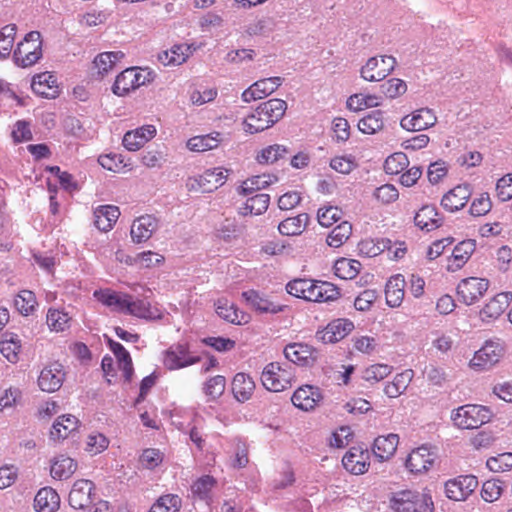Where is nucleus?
<instances>
[{"label": "nucleus", "instance_id": "obj_1", "mask_svg": "<svg viewBox=\"0 0 512 512\" xmlns=\"http://www.w3.org/2000/svg\"><path fill=\"white\" fill-rule=\"evenodd\" d=\"M286 291L296 298L319 303L335 301L341 295L340 289L333 283L308 278L289 281Z\"/></svg>", "mask_w": 512, "mask_h": 512}, {"label": "nucleus", "instance_id": "obj_2", "mask_svg": "<svg viewBox=\"0 0 512 512\" xmlns=\"http://www.w3.org/2000/svg\"><path fill=\"white\" fill-rule=\"evenodd\" d=\"M287 104L282 99H270L261 103L243 120V130L249 134L262 132L272 127L285 114Z\"/></svg>", "mask_w": 512, "mask_h": 512}, {"label": "nucleus", "instance_id": "obj_3", "mask_svg": "<svg viewBox=\"0 0 512 512\" xmlns=\"http://www.w3.org/2000/svg\"><path fill=\"white\" fill-rule=\"evenodd\" d=\"M389 507L394 512H433V501L427 494L404 489L391 493Z\"/></svg>", "mask_w": 512, "mask_h": 512}, {"label": "nucleus", "instance_id": "obj_4", "mask_svg": "<svg viewBox=\"0 0 512 512\" xmlns=\"http://www.w3.org/2000/svg\"><path fill=\"white\" fill-rule=\"evenodd\" d=\"M294 378V370L290 365L271 362L262 371L261 383L268 391L282 392L292 386Z\"/></svg>", "mask_w": 512, "mask_h": 512}, {"label": "nucleus", "instance_id": "obj_5", "mask_svg": "<svg viewBox=\"0 0 512 512\" xmlns=\"http://www.w3.org/2000/svg\"><path fill=\"white\" fill-rule=\"evenodd\" d=\"M42 55L41 33L39 31H31L18 43L13 56L15 63L25 68L36 64L42 58Z\"/></svg>", "mask_w": 512, "mask_h": 512}, {"label": "nucleus", "instance_id": "obj_6", "mask_svg": "<svg viewBox=\"0 0 512 512\" xmlns=\"http://www.w3.org/2000/svg\"><path fill=\"white\" fill-rule=\"evenodd\" d=\"M451 419L460 429H477L490 421L491 412L485 406L467 404L455 409Z\"/></svg>", "mask_w": 512, "mask_h": 512}, {"label": "nucleus", "instance_id": "obj_7", "mask_svg": "<svg viewBox=\"0 0 512 512\" xmlns=\"http://www.w3.org/2000/svg\"><path fill=\"white\" fill-rule=\"evenodd\" d=\"M504 355V347L497 341H486L485 344L474 353L469 362L470 368L476 371L490 369L497 364Z\"/></svg>", "mask_w": 512, "mask_h": 512}, {"label": "nucleus", "instance_id": "obj_8", "mask_svg": "<svg viewBox=\"0 0 512 512\" xmlns=\"http://www.w3.org/2000/svg\"><path fill=\"white\" fill-rule=\"evenodd\" d=\"M149 75L150 73L144 74L143 70L136 67L127 68L117 75L112 91L115 95L125 96L150 82Z\"/></svg>", "mask_w": 512, "mask_h": 512}, {"label": "nucleus", "instance_id": "obj_9", "mask_svg": "<svg viewBox=\"0 0 512 512\" xmlns=\"http://www.w3.org/2000/svg\"><path fill=\"white\" fill-rule=\"evenodd\" d=\"M225 181L224 169L217 167L207 169L201 175L189 178L186 185L189 191L210 193L224 185Z\"/></svg>", "mask_w": 512, "mask_h": 512}, {"label": "nucleus", "instance_id": "obj_10", "mask_svg": "<svg viewBox=\"0 0 512 512\" xmlns=\"http://www.w3.org/2000/svg\"><path fill=\"white\" fill-rule=\"evenodd\" d=\"M162 361L167 369L177 370L198 363L200 358L191 354L187 343H176L164 351Z\"/></svg>", "mask_w": 512, "mask_h": 512}, {"label": "nucleus", "instance_id": "obj_11", "mask_svg": "<svg viewBox=\"0 0 512 512\" xmlns=\"http://www.w3.org/2000/svg\"><path fill=\"white\" fill-rule=\"evenodd\" d=\"M395 65L393 56L371 57L361 68V77L369 82L382 81L394 70Z\"/></svg>", "mask_w": 512, "mask_h": 512}, {"label": "nucleus", "instance_id": "obj_12", "mask_svg": "<svg viewBox=\"0 0 512 512\" xmlns=\"http://www.w3.org/2000/svg\"><path fill=\"white\" fill-rule=\"evenodd\" d=\"M488 288L489 281L487 279L468 277L459 282L456 292L460 302L472 305L484 296Z\"/></svg>", "mask_w": 512, "mask_h": 512}, {"label": "nucleus", "instance_id": "obj_13", "mask_svg": "<svg viewBox=\"0 0 512 512\" xmlns=\"http://www.w3.org/2000/svg\"><path fill=\"white\" fill-rule=\"evenodd\" d=\"M478 480L473 475H461L445 483L446 496L454 501L467 499L477 488Z\"/></svg>", "mask_w": 512, "mask_h": 512}, {"label": "nucleus", "instance_id": "obj_14", "mask_svg": "<svg viewBox=\"0 0 512 512\" xmlns=\"http://www.w3.org/2000/svg\"><path fill=\"white\" fill-rule=\"evenodd\" d=\"M436 455L428 445L413 449L407 456L405 465L411 473L427 472L434 464Z\"/></svg>", "mask_w": 512, "mask_h": 512}, {"label": "nucleus", "instance_id": "obj_15", "mask_svg": "<svg viewBox=\"0 0 512 512\" xmlns=\"http://www.w3.org/2000/svg\"><path fill=\"white\" fill-rule=\"evenodd\" d=\"M94 484L87 479L77 480L69 493V504L74 509H86L92 503L95 494Z\"/></svg>", "mask_w": 512, "mask_h": 512}, {"label": "nucleus", "instance_id": "obj_16", "mask_svg": "<svg viewBox=\"0 0 512 512\" xmlns=\"http://www.w3.org/2000/svg\"><path fill=\"white\" fill-rule=\"evenodd\" d=\"M284 355L290 362L299 366H312L318 357L317 350L305 343H291L284 348Z\"/></svg>", "mask_w": 512, "mask_h": 512}, {"label": "nucleus", "instance_id": "obj_17", "mask_svg": "<svg viewBox=\"0 0 512 512\" xmlns=\"http://www.w3.org/2000/svg\"><path fill=\"white\" fill-rule=\"evenodd\" d=\"M437 117L432 109L420 108L400 121V125L407 131H422L435 125Z\"/></svg>", "mask_w": 512, "mask_h": 512}, {"label": "nucleus", "instance_id": "obj_18", "mask_svg": "<svg viewBox=\"0 0 512 512\" xmlns=\"http://www.w3.org/2000/svg\"><path fill=\"white\" fill-rule=\"evenodd\" d=\"M354 329V324L349 319L339 318L331 321L327 326L317 332V337L323 343H336L344 339Z\"/></svg>", "mask_w": 512, "mask_h": 512}, {"label": "nucleus", "instance_id": "obj_19", "mask_svg": "<svg viewBox=\"0 0 512 512\" xmlns=\"http://www.w3.org/2000/svg\"><path fill=\"white\" fill-rule=\"evenodd\" d=\"M322 399L320 389L312 385H303L297 388L291 398L293 405L303 411L315 409Z\"/></svg>", "mask_w": 512, "mask_h": 512}, {"label": "nucleus", "instance_id": "obj_20", "mask_svg": "<svg viewBox=\"0 0 512 512\" xmlns=\"http://www.w3.org/2000/svg\"><path fill=\"white\" fill-rule=\"evenodd\" d=\"M368 450L352 447L342 458L344 468L352 474L360 475L368 471L370 466Z\"/></svg>", "mask_w": 512, "mask_h": 512}, {"label": "nucleus", "instance_id": "obj_21", "mask_svg": "<svg viewBox=\"0 0 512 512\" xmlns=\"http://www.w3.org/2000/svg\"><path fill=\"white\" fill-rule=\"evenodd\" d=\"M282 84V78L270 77L256 81L242 93L244 102L263 99L272 94Z\"/></svg>", "mask_w": 512, "mask_h": 512}, {"label": "nucleus", "instance_id": "obj_22", "mask_svg": "<svg viewBox=\"0 0 512 512\" xmlns=\"http://www.w3.org/2000/svg\"><path fill=\"white\" fill-rule=\"evenodd\" d=\"M471 189L468 184H460L449 190L441 199V206L449 212L462 209L471 197Z\"/></svg>", "mask_w": 512, "mask_h": 512}, {"label": "nucleus", "instance_id": "obj_23", "mask_svg": "<svg viewBox=\"0 0 512 512\" xmlns=\"http://www.w3.org/2000/svg\"><path fill=\"white\" fill-rule=\"evenodd\" d=\"M64 376L63 366L59 363H53L41 371L38 377V385L42 391L55 392L62 386Z\"/></svg>", "mask_w": 512, "mask_h": 512}, {"label": "nucleus", "instance_id": "obj_24", "mask_svg": "<svg viewBox=\"0 0 512 512\" xmlns=\"http://www.w3.org/2000/svg\"><path fill=\"white\" fill-rule=\"evenodd\" d=\"M31 88L33 92L44 98H56L60 88L56 77L50 72H43L32 78Z\"/></svg>", "mask_w": 512, "mask_h": 512}, {"label": "nucleus", "instance_id": "obj_25", "mask_svg": "<svg viewBox=\"0 0 512 512\" xmlns=\"http://www.w3.org/2000/svg\"><path fill=\"white\" fill-rule=\"evenodd\" d=\"M158 227V220L151 215L140 216L132 223L130 235L134 243L140 244L151 238Z\"/></svg>", "mask_w": 512, "mask_h": 512}, {"label": "nucleus", "instance_id": "obj_26", "mask_svg": "<svg viewBox=\"0 0 512 512\" xmlns=\"http://www.w3.org/2000/svg\"><path fill=\"white\" fill-rule=\"evenodd\" d=\"M512 301V292H501L492 297L481 309L480 316L484 321L500 317Z\"/></svg>", "mask_w": 512, "mask_h": 512}, {"label": "nucleus", "instance_id": "obj_27", "mask_svg": "<svg viewBox=\"0 0 512 512\" xmlns=\"http://www.w3.org/2000/svg\"><path fill=\"white\" fill-rule=\"evenodd\" d=\"M93 296L103 305L120 313H127L130 295L119 293L111 289H100L93 293Z\"/></svg>", "mask_w": 512, "mask_h": 512}, {"label": "nucleus", "instance_id": "obj_28", "mask_svg": "<svg viewBox=\"0 0 512 512\" xmlns=\"http://www.w3.org/2000/svg\"><path fill=\"white\" fill-rule=\"evenodd\" d=\"M156 135L153 125H145L125 133L123 146L129 151H137Z\"/></svg>", "mask_w": 512, "mask_h": 512}, {"label": "nucleus", "instance_id": "obj_29", "mask_svg": "<svg viewBox=\"0 0 512 512\" xmlns=\"http://www.w3.org/2000/svg\"><path fill=\"white\" fill-rule=\"evenodd\" d=\"M255 388L256 384L253 378L244 372L237 373L231 382L233 396L240 403L249 401L255 392Z\"/></svg>", "mask_w": 512, "mask_h": 512}, {"label": "nucleus", "instance_id": "obj_30", "mask_svg": "<svg viewBox=\"0 0 512 512\" xmlns=\"http://www.w3.org/2000/svg\"><path fill=\"white\" fill-rule=\"evenodd\" d=\"M476 249V243L474 240L468 239L458 243L448 261V270L455 272L461 269L467 261L470 259Z\"/></svg>", "mask_w": 512, "mask_h": 512}, {"label": "nucleus", "instance_id": "obj_31", "mask_svg": "<svg viewBox=\"0 0 512 512\" xmlns=\"http://www.w3.org/2000/svg\"><path fill=\"white\" fill-rule=\"evenodd\" d=\"M216 313L224 320L235 324L245 325L250 321V315L238 309L233 303L227 299H218L215 303Z\"/></svg>", "mask_w": 512, "mask_h": 512}, {"label": "nucleus", "instance_id": "obj_32", "mask_svg": "<svg viewBox=\"0 0 512 512\" xmlns=\"http://www.w3.org/2000/svg\"><path fill=\"white\" fill-rule=\"evenodd\" d=\"M399 444V436L394 433L378 436L373 443V453L379 461L392 458Z\"/></svg>", "mask_w": 512, "mask_h": 512}, {"label": "nucleus", "instance_id": "obj_33", "mask_svg": "<svg viewBox=\"0 0 512 512\" xmlns=\"http://www.w3.org/2000/svg\"><path fill=\"white\" fill-rule=\"evenodd\" d=\"M414 222L421 230L432 231L442 225V217L433 205H424L415 214Z\"/></svg>", "mask_w": 512, "mask_h": 512}, {"label": "nucleus", "instance_id": "obj_34", "mask_svg": "<svg viewBox=\"0 0 512 512\" xmlns=\"http://www.w3.org/2000/svg\"><path fill=\"white\" fill-rule=\"evenodd\" d=\"M405 279L402 275L397 274L388 280L385 289L386 303L389 307H399L405 295Z\"/></svg>", "mask_w": 512, "mask_h": 512}, {"label": "nucleus", "instance_id": "obj_35", "mask_svg": "<svg viewBox=\"0 0 512 512\" xmlns=\"http://www.w3.org/2000/svg\"><path fill=\"white\" fill-rule=\"evenodd\" d=\"M242 297L252 309L259 313H272L276 314L280 311H282V308L280 305L274 304L266 297L262 296L258 291L256 290H248L244 291L242 293Z\"/></svg>", "mask_w": 512, "mask_h": 512}, {"label": "nucleus", "instance_id": "obj_36", "mask_svg": "<svg viewBox=\"0 0 512 512\" xmlns=\"http://www.w3.org/2000/svg\"><path fill=\"white\" fill-rule=\"evenodd\" d=\"M60 506V497L56 490L44 487L38 491L34 499L36 512H56Z\"/></svg>", "mask_w": 512, "mask_h": 512}, {"label": "nucleus", "instance_id": "obj_37", "mask_svg": "<svg viewBox=\"0 0 512 512\" xmlns=\"http://www.w3.org/2000/svg\"><path fill=\"white\" fill-rule=\"evenodd\" d=\"M22 341L17 334L5 333L0 341V353L10 363L16 364L20 359Z\"/></svg>", "mask_w": 512, "mask_h": 512}, {"label": "nucleus", "instance_id": "obj_38", "mask_svg": "<svg viewBox=\"0 0 512 512\" xmlns=\"http://www.w3.org/2000/svg\"><path fill=\"white\" fill-rule=\"evenodd\" d=\"M120 216V210L114 205H104L94 211L95 226L100 230L107 232L111 230Z\"/></svg>", "mask_w": 512, "mask_h": 512}, {"label": "nucleus", "instance_id": "obj_39", "mask_svg": "<svg viewBox=\"0 0 512 512\" xmlns=\"http://www.w3.org/2000/svg\"><path fill=\"white\" fill-rule=\"evenodd\" d=\"M79 427V420L71 415H62L53 424L50 437L55 440H64Z\"/></svg>", "mask_w": 512, "mask_h": 512}, {"label": "nucleus", "instance_id": "obj_40", "mask_svg": "<svg viewBox=\"0 0 512 512\" xmlns=\"http://www.w3.org/2000/svg\"><path fill=\"white\" fill-rule=\"evenodd\" d=\"M108 345L117 359L118 367L123 372L125 381L130 382L134 373V369L129 352L121 343L112 339L108 340Z\"/></svg>", "mask_w": 512, "mask_h": 512}, {"label": "nucleus", "instance_id": "obj_41", "mask_svg": "<svg viewBox=\"0 0 512 512\" xmlns=\"http://www.w3.org/2000/svg\"><path fill=\"white\" fill-rule=\"evenodd\" d=\"M414 377V371L407 369L395 375L391 382L385 385L384 393L389 398H397L402 395L410 385Z\"/></svg>", "mask_w": 512, "mask_h": 512}, {"label": "nucleus", "instance_id": "obj_42", "mask_svg": "<svg viewBox=\"0 0 512 512\" xmlns=\"http://www.w3.org/2000/svg\"><path fill=\"white\" fill-rule=\"evenodd\" d=\"M76 470L77 462L74 459L60 455L53 460L50 473L54 479L66 480L70 478Z\"/></svg>", "mask_w": 512, "mask_h": 512}, {"label": "nucleus", "instance_id": "obj_43", "mask_svg": "<svg viewBox=\"0 0 512 512\" xmlns=\"http://www.w3.org/2000/svg\"><path fill=\"white\" fill-rule=\"evenodd\" d=\"M384 126V112L381 110L371 111L358 122L359 131L367 135H373L382 131Z\"/></svg>", "mask_w": 512, "mask_h": 512}, {"label": "nucleus", "instance_id": "obj_44", "mask_svg": "<svg viewBox=\"0 0 512 512\" xmlns=\"http://www.w3.org/2000/svg\"><path fill=\"white\" fill-rule=\"evenodd\" d=\"M190 54V47L187 44H178L172 46L169 50L163 51L158 55L159 61L165 65L177 66L183 64Z\"/></svg>", "mask_w": 512, "mask_h": 512}, {"label": "nucleus", "instance_id": "obj_45", "mask_svg": "<svg viewBox=\"0 0 512 512\" xmlns=\"http://www.w3.org/2000/svg\"><path fill=\"white\" fill-rule=\"evenodd\" d=\"M347 108L354 112H359L368 108H374L381 105V99L375 94L356 93L347 99Z\"/></svg>", "mask_w": 512, "mask_h": 512}, {"label": "nucleus", "instance_id": "obj_46", "mask_svg": "<svg viewBox=\"0 0 512 512\" xmlns=\"http://www.w3.org/2000/svg\"><path fill=\"white\" fill-rule=\"evenodd\" d=\"M289 150L286 146L281 144H273L269 145L263 149H261L255 159L257 163L262 165L274 164L277 161L285 158Z\"/></svg>", "mask_w": 512, "mask_h": 512}, {"label": "nucleus", "instance_id": "obj_47", "mask_svg": "<svg viewBox=\"0 0 512 512\" xmlns=\"http://www.w3.org/2000/svg\"><path fill=\"white\" fill-rule=\"evenodd\" d=\"M308 219L309 217L306 213L286 218L279 223L278 230L282 235L286 236L300 235L304 231Z\"/></svg>", "mask_w": 512, "mask_h": 512}, {"label": "nucleus", "instance_id": "obj_48", "mask_svg": "<svg viewBox=\"0 0 512 512\" xmlns=\"http://www.w3.org/2000/svg\"><path fill=\"white\" fill-rule=\"evenodd\" d=\"M334 274L344 280H351L358 276L361 263L354 259L340 258L334 264Z\"/></svg>", "mask_w": 512, "mask_h": 512}, {"label": "nucleus", "instance_id": "obj_49", "mask_svg": "<svg viewBox=\"0 0 512 512\" xmlns=\"http://www.w3.org/2000/svg\"><path fill=\"white\" fill-rule=\"evenodd\" d=\"M220 133L207 134V135H200V136H194L190 138L187 142V147L191 151L195 152H205L208 150L215 149L220 144Z\"/></svg>", "mask_w": 512, "mask_h": 512}, {"label": "nucleus", "instance_id": "obj_50", "mask_svg": "<svg viewBox=\"0 0 512 512\" xmlns=\"http://www.w3.org/2000/svg\"><path fill=\"white\" fill-rule=\"evenodd\" d=\"M126 314L144 319H154L159 316L158 310L152 308L148 301L144 299L134 300L131 295Z\"/></svg>", "mask_w": 512, "mask_h": 512}, {"label": "nucleus", "instance_id": "obj_51", "mask_svg": "<svg viewBox=\"0 0 512 512\" xmlns=\"http://www.w3.org/2000/svg\"><path fill=\"white\" fill-rule=\"evenodd\" d=\"M270 196L266 193H258L254 196L249 197L244 207L241 210V214L246 215H261L269 206Z\"/></svg>", "mask_w": 512, "mask_h": 512}, {"label": "nucleus", "instance_id": "obj_52", "mask_svg": "<svg viewBox=\"0 0 512 512\" xmlns=\"http://www.w3.org/2000/svg\"><path fill=\"white\" fill-rule=\"evenodd\" d=\"M352 235V224L343 221L328 234L326 242L330 247H341Z\"/></svg>", "mask_w": 512, "mask_h": 512}, {"label": "nucleus", "instance_id": "obj_53", "mask_svg": "<svg viewBox=\"0 0 512 512\" xmlns=\"http://www.w3.org/2000/svg\"><path fill=\"white\" fill-rule=\"evenodd\" d=\"M181 506L182 500L178 495L165 494L157 499L149 512H178Z\"/></svg>", "mask_w": 512, "mask_h": 512}, {"label": "nucleus", "instance_id": "obj_54", "mask_svg": "<svg viewBox=\"0 0 512 512\" xmlns=\"http://www.w3.org/2000/svg\"><path fill=\"white\" fill-rule=\"evenodd\" d=\"M124 57L121 51L103 52L94 59V65L101 75L110 72L115 64Z\"/></svg>", "mask_w": 512, "mask_h": 512}, {"label": "nucleus", "instance_id": "obj_55", "mask_svg": "<svg viewBox=\"0 0 512 512\" xmlns=\"http://www.w3.org/2000/svg\"><path fill=\"white\" fill-rule=\"evenodd\" d=\"M277 176L273 174H261L248 178L242 183V190L244 194L251 193L255 190L265 189L269 185L277 181Z\"/></svg>", "mask_w": 512, "mask_h": 512}, {"label": "nucleus", "instance_id": "obj_56", "mask_svg": "<svg viewBox=\"0 0 512 512\" xmlns=\"http://www.w3.org/2000/svg\"><path fill=\"white\" fill-rule=\"evenodd\" d=\"M16 309L25 316L32 314L37 306L34 293L30 290H22L14 299Z\"/></svg>", "mask_w": 512, "mask_h": 512}, {"label": "nucleus", "instance_id": "obj_57", "mask_svg": "<svg viewBox=\"0 0 512 512\" xmlns=\"http://www.w3.org/2000/svg\"><path fill=\"white\" fill-rule=\"evenodd\" d=\"M389 243L390 240H374L368 238L359 242L358 249L362 255L367 257H375L381 254L386 248L391 250V247L388 246Z\"/></svg>", "mask_w": 512, "mask_h": 512}, {"label": "nucleus", "instance_id": "obj_58", "mask_svg": "<svg viewBox=\"0 0 512 512\" xmlns=\"http://www.w3.org/2000/svg\"><path fill=\"white\" fill-rule=\"evenodd\" d=\"M408 166V157L403 152H397L388 156L384 162V170L390 175H397L407 169Z\"/></svg>", "mask_w": 512, "mask_h": 512}, {"label": "nucleus", "instance_id": "obj_59", "mask_svg": "<svg viewBox=\"0 0 512 512\" xmlns=\"http://www.w3.org/2000/svg\"><path fill=\"white\" fill-rule=\"evenodd\" d=\"M216 485V480L210 475H204L198 478L191 486V491L194 497L200 500H207L210 498V492Z\"/></svg>", "mask_w": 512, "mask_h": 512}, {"label": "nucleus", "instance_id": "obj_60", "mask_svg": "<svg viewBox=\"0 0 512 512\" xmlns=\"http://www.w3.org/2000/svg\"><path fill=\"white\" fill-rule=\"evenodd\" d=\"M47 325L50 330L55 332H63L69 327V315L58 309H49L46 317Z\"/></svg>", "mask_w": 512, "mask_h": 512}, {"label": "nucleus", "instance_id": "obj_61", "mask_svg": "<svg viewBox=\"0 0 512 512\" xmlns=\"http://www.w3.org/2000/svg\"><path fill=\"white\" fill-rule=\"evenodd\" d=\"M406 91V82L399 78H390L380 85V92L388 99L400 97Z\"/></svg>", "mask_w": 512, "mask_h": 512}, {"label": "nucleus", "instance_id": "obj_62", "mask_svg": "<svg viewBox=\"0 0 512 512\" xmlns=\"http://www.w3.org/2000/svg\"><path fill=\"white\" fill-rule=\"evenodd\" d=\"M17 27L15 24L4 26L0 31V58L10 55L15 41Z\"/></svg>", "mask_w": 512, "mask_h": 512}, {"label": "nucleus", "instance_id": "obj_63", "mask_svg": "<svg viewBox=\"0 0 512 512\" xmlns=\"http://www.w3.org/2000/svg\"><path fill=\"white\" fill-rule=\"evenodd\" d=\"M99 164L109 171L121 173L126 171L127 164L124 162L122 155L117 153H110L101 155L98 159Z\"/></svg>", "mask_w": 512, "mask_h": 512}, {"label": "nucleus", "instance_id": "obj_64", "mask_svg": "<svg viewBox=\"0 0 512 512\" xmlns=\"http://www.w3.org/2000/svg\"><path fill=\"white\" fill-rule=\"evenodd\" d=\"M486 465L490 471L495 473L508 471L512 468V453H502L495 457H490Z\"/></svg>", "mask_w": 512, "mask_h": 512}]
</instances>
